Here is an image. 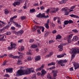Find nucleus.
Returning <instances> with one entry per match:
<instances>
[{
	"label": "nucleus",
	"instance_id": "1",
	"mask_svg": "<svg viewBox=\"0 0 79 79\" xmlns=\"http://www.w3.org/2000/svg\"><path fill=\"white\" fill-rule=\"evenodd\" d=\"M31 73V71L29 69H27L26 70L20 69L18 70L16 74L17 76H20L22 75H27Z\"/></svg>",
	"mask_w": 79,
	"mask_h": 79
},
{
	"label": "nucleus",
	"instance_id": "2",
	"mask_svg": "<svg viewBox=\"0 0 79 79\" xmlns=\"http://www.w3.org/2000/svg\"><path fill=\"white\" fill-rule=\"evenodd\" d=\"M70 53H73L72 56V58H74V54H76V53H79V49H77V48H75L73 49V51L72 52L70 51Z\"/></svg>",
	"mask_w": 79,
	"mask_h": 79
},
{
	"label": "nucleus",
	"instance_id": "3",
	"mask_svg": "<svg viewBox=\"0 0 79 79\" xmlns=\"http://www.w3.org/2000/svg\"><path fill=\"white\" fill-rule=\"evenodd\" d=\"M23 32H24V31L23 30H20L18 32H16V31H13V34H15L17 35H21Z\"/></svg>",
	"mask_w": 79,
	"mask_h": 79
},
{
	"label": "nucleus",
	"instance_id": "4",
	"mask_svg": "<svg viewBox=\"0 0 79 79\" xmlns=\"http://www.w3.org/2000/svg\"><path fill=\"white\" fill-rule=\"evenodd\" d=\"M67 62H68V60H66V59L60 60V66H65V64H64L63 63H66Z\"/></svg>",
	"mask_w": 79,
	"mask_h": 79
},
{
	"label": "nucleus",
	"instance_id": "5",
	"mask_svg": "<svg viewBox=\"0 0 79 79\" xmlns=\"http://www.w3.org/2000/svg\"><path fill=\"white\" fill-rule=\"evenodd\" d=\"M52 73L53 74V77L54 79H56L55 77L57 76V73H58V70H53L52 71Z\"/></svg>",
	"mask_w": 79,
	"mask_h": 79
},
{
	"label": "nucleus",
	"instance_id": "6",
	"mask_svg": "<svg viewBox=\"0 0 79 79\" xmlns=\"http://www.w3.org/2000/svg\"><path fill=\"white\" fill-rule=\"evenodd\" d=\"M13 69L12 68H8L5 69L6 73H11L13 72Z\"/></svg>",
	"mask_w": 79,
	"mask_h": 79
},
{
	"label": "nucleus",
	"instance_id": "7",
	"mask_svg": "<svg viewBox=\"0 0 79 79\" xmlns=\"http://www.w3.org/2000/svg\"><path fill=\"white\" fill-rule=\"evenodd\" d=\"M66 43H62L60 44V51H62L63 48V46L66 45Z\"/></svg>",
	"mask_w": 79,
	"mask_h": 79
},
{
	"label": "nucleus",
	"instance_id": "8",
	"mask_svg": "<svg viewBox=\"0 0 79 79\" xmlns=\"http://www.w3.org/2000/svg\"><path fill=\"white\" fill-rule=\"evenodd\" d=\"M73 35V34H71L68 35V43H71V39Z\"/></svg>",
	"mask_w": 79,
	"mask_h": 79
},
{
	"label": "nucleus",
	"instance_id": "9",
	"mask_svg": "<svg viewBox=\"0 0 79 79\" xmlns=\"http://www.w3.org/2000/svg\"><path fill=\"white\" fill-rule=\"evenodd\" d=\"M52 10L51 13H56V11H58V10H59V9L58 8H53L52 9Z\"/></svg>",
	"mask_w": 79,
	"mask_h": 79
},
{
	"label": "nucleus",
	"instance_id": "10",
	"mask_svg": "<svg viewBox=\"0 0 79 79\" xmlns=\"http://www.w3.org/2000/svg\"><path fill=\"white\" fill-rule=\"evenodd\" d=\"M41 76H42V77H43V76H44V75L45 74H47V72L44 69H43L41 71Z\"/></svg>",
	"mask_w": 79,
	"mask_h": 79
},
{
	"label": "nucleus",
	"instance_id": "11",
	"mask_svg": "<svg viewBox=\"0 0 79 79\" xmlns=\"http://www.w3.org/2000/svg\"><path fill=\"white\" fill-rule=\"evenodd\" d=\"M44 64H43L42 65L41 67L39 68L36 69V71H41L43 68H44Z\"/></svg>",
	"mask_w": 79,
	"mask_h": 79
},
{
	"label": "nucleus",
	"instance_id": "12",
	"mask_svg": "<svg viewBox=\"0 0 79 79\" xmlns=\"http://www.w3.org/2000/svg\"><path fill=\"white\" fill-rule=\"evenodd\" d=\"M36 17L37 18H42L44 17V13L41 14V13H40L39 14L36 15Z\"/></svg>",
	"mask_w": 79,
	"mask_h": 79
},
{
	"label": "nucleus",
	"instance_id": "13",
	"mask_svg": "<svg viewBox=\"0 0 79 79\" xmlns=\"http://www.w3.org/2000/svg\"><path fill=\"white\" fill-rule=\"evenodd\" d=\"M16 46V44L12 42L10 43V47L12 48H15Z\"/></svg>",
	"mask_w": 79,
	"mask_h": 79
},
{
	"label": "nucleus",
	"instance_id": "14",
	"mask_svg": "<svg viewBox=\"0 0 79 79\" xmlns=\"http://www.w3.org/2000/svg\"><path fill=\"white\" fill-rule=\"evenodd\" d=\"M35 59L36 61H39V60H40L41 57L40 56H35Z\"/></svg>",
	"mask_w": 79,
	"mask_h": 79
},
{
	"label": "nucleus",
	"instance_id": "15",
	"mask_svg": "<svg viewBox=\"0 0 79 79\" xmlns=\"http://www.w3.org/2000/svg\"><path fill=\"white\" fill-rule=\"evenodd\" d=\"M69 16H71V18H78V19H79V17L77 15H76L72 14L70 15Z\"/></svg>",
	"mask_w": 79,
	"mask_h": 79
},
{
	"label": "nucleus",
	"instance_id": "16",
	"mask_svg": "<svg viewBox=\"0 0 79 79\" xmlns=\"http://www.w3.org/2000/svg\"><path fill=\"white\" fill-rule=\"evenodd\" d=\"M9 57L10 58H18V56H14L12 54H10L8 55Z\"/></svg>",
	"mask_w": 79,
	"mask_h": 79
},
{
	"label": "nucleus",
	"instance_id": "17",
	"mask_svg": "<svg viewBox=\"0 0 79 79\" xmlns=\"http://www.w3.org/2000/svg\"><path fill=\"white\" fill-rule=\"evenodd\" d=\"M37 29H42V32H44V29H45V28L44 27H41V26H37Z\"/></svg>",
	"mask_w": 79,
	"mask_h": 79
},
{
	"label": "nucleus",
	"instance_id": "18",
	"mask_svg": "<svg viewBox=\"0 0 79 79\" xmlns=\"http://www.w3.org/2000/svg\"><path fill=\"white\" fill-rule=\"evenodd\" d=\"M58 18V21H57V23L59 24L60 23V20L59 19V18L58 17H54L53 19V21H56V19H57Z\"/></svg>",
	"mask_w": 79,
	"mask_h": 79
},
{
	"label": "nucleus",
	"instance_id": "19",
	"mask_svg": "<svg viewBox=\"0 0 79 79\" xmlns=\"http://www.w3.org/2000/svg\"><path fill=\"white\" fill-rule=\"evenodd\" d=\"M53 52H51L50 53V54L48 55H47L46 56V58H48V57H50V56H51V55H53Z\"/></svg>",
	"mask_w": 79,
	"mask_h": 79
},
{
	"label": "nucleus",
	"instance_id": "20",
	"mask_svg": "<svg viewBox=\"0 0 79 79\" xmlns=\"http://www.w3.org/2000/svg\"><path fill=\"white\" fill-rule=\"evenodd\" d=\"M68 10V8L67 7H65L62 8L61 10L62 11H64V12H66Z\"/></svg>",
	"mask_w": 79,
	"mask_h": 79
},
{
	"label": "nucleus",
	"instance_id": "21",
	"mask_svg": "<svg viewBox=\"0 0 79 79\" xmlns=\"http://www.w3.org/2000/svg\"><path fill=\"white\" fill-rule=\"evenodd\" d=\"M73 39L75 41H77V40H79V38L77 37L76 35H75L73 37Z\"/></svg>",
	"mask_w": 79,
	"mask_h": 79
},
{
	"label": "nucleus",
	"instance_id": "22",
	"mask_svg": "<svg viewBox=\"0 0 79 79\" xmlns=\"http://www.w3.org/2000/svg\"><path fill=\"white\" fill-rule=\"evenodd\" d=\"M4 13L5 15H8V13H9V12L8 11V10L7 9H5L4 10Z\"/></svg>",
	"mask_w": 79,
	"mask_h": 79
},
{
	"label": "nucleus",
	"instance_id": "23",
	"mask_svg": "<svg viewBox=\"0 0 79 79\" xmlns=\"http://www.w3.org/2000/svg\"><path fill=\"white\" fill-rule=\"evenodd\" d=\"M50 32H48V31H47L45 34L44 35V37H47L48 36V34L49 33H50Z\"/></svg>",
	"mask_w": 79,
	"mask_h": 79
},
{
	"label": "nucleus",
	"instance_id": "24",
	"mask_svg": "<svg viewBox=\"0 0 79 79\" xmlns=\"http://www.w3.org/2000/svg\"><path fill=\"white\" fill-rule=\"evenodd\" d=\"M14 24H15L16 26V27H17L19 28V27H21V25H20L18 24V23L15 22V23Z\"/></svg>",
	"mask_w": 79,
	"mask_h": 79
},
{
	"label": "nucleus",
	"instance_id": "25",
	"mask_svg": "<svg viewBox=\"0 0 79 79\" xmlns=\"http://www.w3.org/2000/svg\"><path fill=\"white\" fill-rule=\"evenodd\" d=\"M30 11L31 13H34L35 11V9H30Z\"/></svg>",
	"mask_w": 79,
	"mask_h": 79
},
{
	"label": "nucleus",
	"instance_id": "26",
	"mask_svg": "<svg viewBox=\"0 0 79 79\" xmlns=\"http://www.w3.org/2000/svg\"><path fill=\"white\" fill-rule=\"evenodd\" d=\"M24 49V47L22 46H21V49H19V51L20 52H22Z\"/></svg>",
	"mask_w": 79,
	"mask_h": 79
},
{
	"label": "nucleus",
	"instance_id": "27",
	"mask_svg": "<svg viewBox=\"0 0 79 79\" xmlns=\"http://www.w3.org/2000/svg\"><path fill=\"white\" fill-rule=\"evenodd\" d=\"M37 47V46L36 44H33L31 45V47L33 48H36V47Z\"/></svg>",
	"mask_w": 79,
	"mask_h": 79
},
{
	"label": "nucleus",
	"instance_id": "28",
	"mask_svg": "<svg viewBox=\"0 0 79 79\" xmlns=\"http://www.w3.org/2000/svg\"><path fill=\"white\" fill-rule=\"evenodd\" d=\"M10 21H11V23H13L14 24H15L16 22L13 21V18H10Z\"/></svg>",
	"mask_w": 79,
	"mask_h": 79
},
{
	"label": "nucleus",
	"instance_id": "29",
	"mask_svg": "<svg viewBox=\"0 0 79 79\" xmlns=\"http://www.w3.org/2000/svg\"><path fill=\"white\" fill-rule=\"evenodd\" d=\"M14 3H15L16 5H19V4H20V2L19 1L16 2H14Z\"/></svg>",
	"mask_w": 79,
	"mask_h": 79
},
{
	"label": "nucleus",
	"instance_id": "30",
	"mask_svg": "<svg viewBox=\"0 0 79 79\" xmlns=\"http://www.w3.org/2000/svg\"><path fill=\"white\" fill-rule=\"evenodd\" d=\"M47 78L49 79H52V77H51V76H50V74H48L47 75Z\"/></svg>",
	"mask_w": 79,
	"mask_h": 79
},
{
	"label": "nucleus",
	"instance_id": "31",
	"mask_svg": "<svg viewBox=\"0 0 79 79\" xmlns=\"http://www.w3.org/2000/svg\"><path fill=\"white\" fill-rule=\"evenodd\" d=\"M64 55H66V53H64L62 54H61L60 55V58H62V57H64Z\"/></svg>",
	"mask_w": 79,
	"mask_h": 79
},
{
	"label": "nucleus",
	"instance_id": "32",
	"mask_svg": "<svg viewBox=\"0 0 79 79\" xmlns=\"http://www.w3.org/2000/svg\"><path fill=\"white\" fill-rule=\"evenodd\" d=\"M22 62L19 60H18L17 62V64H22Z\"/></svg>",
	"mask_w": 79,
	"mask_h": 79
},
{
	"label": "nucleus",
	"instance_id": "33",
	"mask_svg": "<svg viewBox=\"0 0 79 79\" xmlns=\"http://www.w3.org/2000/svg\"><path fill=\"white\" fill-rule=\"evenodd\" d=\"M37 29V26H34L33 28V31H35Z\"/></svg>",
	"mask_w": 79,
	"mask_h": 79
},
{
	"label": "nucleus",
	"instance_id": "34",
	"mask_svg": "<svg viewBox=\"0 0 79 79\" xmlns=\"http://www.w3.org/2000/svg\"><path fill=\"white\" fill-rule=\"evenodd\" d=\"M45 26L46 29H49V26L48 25V24H45Z\"/></svg>",
	"mask_w": 79,
	"mask_h": 79
},
{
	"label": "nucleus",
	"instance_id": "35",
	"mask_svg": "<svg viewBox=\"0 0 79 79\" xmlns=\"http://www.w3.org/2000/svg\"><path fill=\"white\" fill-rule=\"evenodd\" d=\"M0 23H2V27H3V26H5V25L6 24V23H4L3 22H2L0 21Z\"/></svg>",
	"mask_w": 79,
	"mask_h": 79
},
{
	"label": "nucleus",
	"instance_id": "36",
	"mask_svg": "<svg viewBox=\"0 0 79 79\" xmlns=\"http://www.w3.org/2000/svg\"><path fill=\"white\" fill-rule=\"evenodd\" d=\"M64 25H67L69 24L68 23V20H65L64 21Z\"/></svg>",
	"mask_w": 79,
	"mask_h": 79
},
{
	"label": "nucleus",
	"instance_id": "37",
	"mask_svg": "<svg viewBox=\"0 0 79 79\" xmlns=\"http://www.w3.org/2000/svg\"><path fill=\"white\" fill-rule=\"evenodd\" d=\"M43 16L44 17H43V18H48L49 17L48 15H47L46 16H45L44 13H43Z\"/></svg>",
	"mask_w": 79,
	"mask_h": 79
},
{
	"label": "nucleus",
	"instance_id": "38",
	"mask_svg": "<svg viewBox=\"0 0 79 79\" xmlns=\"http://www.w3.org/2000/svg\"><path fill=\"white\" fill-rule=\"evenodd\" d=\"M35 40L33 39H31L29 40V42L30 43H32V42H34Z\"/></svg>",
	"mask_w": 79,
	"mask_h": 79
},
{
	"label": "nucleus",
	"instance_id": "39",
	"mask_svg": "<svg viewBox=\"0 0 79 79\" xmlns=\"http://www.w3.org/2000/svg\"><path fill=\"white\" fill-rule=\"evenodd\" d=\"M26 19V17L24 16H22L21 17V20H24Z\"/></svg>",
	"mask_w": 79,
	"mask_h": 79
},
{
	"label": "nucleus",
	"instance_id": "40",
	"mask_svg": "<svg viewBox=\"0 0 79 79\" xmlns=\"http://www.w3.org/2000/svg\"><path fill=\"white\" fill-rule=\"evenodd\" d=\"M72 31H73V32H75V33H78V31L76 29L73 30Z\"/></svg>",
	"mask_w": 79,
	"mask_h": 79
},
{
	"label": "nucleus",
	"instance_id": "41",
	"mask_svg": "<svg viewBox=\"0 0 79 79\" xmlns=\"http://www.w3.org/2000/svg\"><path fill=\"white\" fill-rule=\"evenodd\" d=\"M64 13H65V14H64L65 15H69V12L66 11V12H64Z\"/></svg>",
	"mask_w": 79,
	"mask_h": 79
},
{
	"label": "nucleus",
	"instance_id": "42",
	"mask_svg": "<svg viewBox=\"0 0 79 79\" xmlns=\"http://www.w3.org/2000/svg\"><path fill=\"white\" fill-rule=\"evenodd\" d=\"M68 23L69 24H71V23H73V21L70 20H69L68 21Z\"/></svg>",
	"mask_w": 79,
	"mask_h": 79
},
{
	"label": "nucleus",
	"instance_id": "43",
	"mask_svg": "<svg viewBox=\"0 0 79 79\" xmlns=\"http://www.w3.org/2000/svg\"><path fill=\"white\" fill-rule=\"evenodd\" d=\"M5 34H6L7 35H10L11 34V32L10 31H8Z\"/></svg>",
	"mask_w": 79,
	"mask_h": 79
},
{
	"label": "nucleus",
	"instance_id": "44",
	"mask_svg": "<svg viewBox=\"0 0 79 79\" xmlns=\"http://www.w3.org/2000/svg\"><path fill=\"white\" fill-rule=\"evenodd\" d=\"M74 66V67L75 68H77V67L78 66V64H73Z\"/></svg>",
	"mask_w": 79,
	"mask_h": 79
},
{
	"label": "nucleus",
	"instance_id": "45",
	"mask_svg": "<svg viewBox=\"0 0 79 79\" xmlns=\"http://www.w3.org/2000/svg\"><path fill=\"white\" fill-rule=\"evenodd\" d=\"M56 40L57 39H60V35H57L56 36Z\"/></svg>",
	"mask_w": 79,
	"mask_h": 79
},
{
	"label": "nucleus",
	"instance_id": "46",
	"mask_svg": "<svg viewBox=\"0 0 79 79\" xmlns=\"http://www.w3.org/2000/svg\"><path fill=\"white\" fill-rule=\"evenodd\" d=\"M27 2H25V3L24 4L25 6H23L24 9H26L27 8V6H26V3Z\"/></svg>",
	"mask_w": 79,
	"mask_h": 79
},
{
	"label": "nucleus",
	"instance_id": "47",
	"mask_svg": "<svg viewBox=\"0 0 79 79\" xmlns=\"http://www.w3.org/2000/svg\"><path fill=\"white\" fill-rule=\"evenodd\" d=\"M27 60L28 61H31V56H28V58H27Z\"/></svg>",
	"mask_w": 79,
	"mask_h": 79
},
{
	"label": "nucleus",
	"instance_id": "48",
	"mask_svg": "<svg viewBox=\"0 0 79 79\" xmlns=\"http://www.w3.org/2000/svg\"><path fill=\"white\" fill-rule=\"evenodd\" d=\"M33 6H39V4H38V2L37 3H35L33 4Z\"/></svg>",
	"mask_w": 79,
	"mask_h": 79
},
{
	"label": "nucleus",
	"instance_id": "49",
	"mask_svg": "<svg viewBox=\"0 0 79 79\" xmlns=\"http://www.w3.org/2000/svg\"><path fill=\"white\" fill-rule=\"evenodd\" d=\"M37 31L38 34H41V32H40V29H38V30H37Z\"/></svg>",
	"mask_w": 79,
	"mask_h": 79
},
{
	"label": "nucleus",
	"instance_id": "50",
	"mask_svg": "<svg viewBox=\"0 0 79 79\" xmlns=\"http://www.w3.org/2000/svg\"><path fill=\"white\" fill-rule=\"evenodd\" d=\"M12 49H13V48L11 47H8L7 48V49L9 50H12Z\"/></svg>",
	"mask_w": 79,
	"mask_h": 79
},
{
	"label": "nucleus",
	"instance_id": "51",
	"mask_svg": "<svg viewBox=\"0 0 79 79\" xmlns=\"http://www.w3.org/2000/svg\"><path fill=\"white\" fill-rule=\"evenodd\" d=\"M32 79H36V76L34 75L32 77Z\"/></svg>",
	"mask_w": 79,
	"mask_h": 79
},
{
	"label": "nucleus",
	"instance_id": "52",
	"mask_svg": "<svg viewBox=\"0 0 79 79\" xmlns=\"http://www.w3.org/2000/svg\"><path fill=\"white\" fill-rule=\"evenodd\" d=\"M10 24H9H9H8L7 25V26L6 27V29H8V28L9 27H10Z\"/></svg>",
	"mask_w": 79,
	"mask_h": 79
},
{
	"label": "nucleus",
	"instance_id": "53",
	"mask_svg": "<svg viewBox=\"0 0 79 79\" xmlns=\"http://www.w3.org/2000/svg\"><path fill=\"white\" fill-rule=\"evenodd\" d=\"M4 38V35H3L2 37L1 38V40H2L3 41H5V40L4 39H3Z\"/></svg>",
	"mask_w": 79,
	"mask_h": 79
},
{
	"label": "nucleus",
	"instance_id": "54",
	"mask_svg": "<svg viewBox=\"0 0 79 79\" xmlns=\"http://www.w3.org/2000/svg\"><path fill=\"white\" fill-rule=\"evenodd\" d=\"M11 30H15V27H11Z\"/></svg>",
	"mask_w": 79,
	"mask_h": 79
},
{
	"label": "nucleus",
	"instance_id": "55",
	"mask_svg": "<svg viewBox=\"0 0 79 79\" xmlns=\"http://www.w3.org/2000/svg\"><path fill=\"white\" fill-rule=\"evenodd\" d=\"M51 24H52V27H55V24L54 23H51Z\"/></svg>",
	"mask_w": 79,
	"mask_h": 79
},
{
	"label": "nucleus",
	"instance_id": "56",
	"mask_svg": "<svg viewBox=\"0 0 79 79\" xmlns=\"http://www.w3.org/2000/svg\"><path fill=\"white\" fill-rule=\"evenodd\" d=\"M52 34H55L56 33V31L55 30H54L52 31Z\"/></svg>",
	"mask_w": 79,
	"mask_h": 79
},
{
	"label": "nucleus",
	"instance_id": "57",
	"mask_svg": "<svg viewBox=\"0 0 79 79\" xmlns=\"http://www.w3.org/2000/svg\"><path fill=\"white\" fill-rule=\"evenodd\" d=\"M40 9L41 10H44V6H42L40 7Z\"/></svg>",
	"mask_w": 79,
	"mask_h": 79
},
{
	"label": "nucleus",
	"instance_id": "58",
	"mask_svg": "<svg viewBox=\"0 0 79 79\" xmlns=\"http://www.w3.org/2000/svg\"><path fill=\"white\" fill-rule=\"evenodd\" d=\"M49 11L50 10H49V9H48L47 10V11H45V12L46 13H48Z\"/></svg>",
	"mask_w": 79,
	"mask_h": 79
},
{
	"label": "nucleus",
	"instance_id": "59",
	"mask_svg": "<svg viewBox=\"0 0 79 79\" xmlns=\"http://www.w3.org/2000/svg\"><path fill=\"white\" fill-rule=\"evenodd\" d=\"M75 7H76V6H73L72 7H71L70 8V9H74V8H75Z\"/></svg>",
	"mask_w": 79,
	"mask_h": 79
},
{
	"label": "nucleus",
	"instance_id": "60",
	"mask_svg": "<svg viewBox=\"0 0 79 79\" xmlns=\"http://www.w3.org/2000/svg\"><path fill=\"white\" fill-rule=\"evenodd\" d=\"M49 21H50V20L48 19L47 20V23H46L47 24H49Z\"/></svg>",
	"mask_w": 79,
	"mask_h": 79
},
{
	"label": "nucleus",
	"instance_id": "61",
	"mask_svg": "<svg viewBox=\"0 0 79 79\" xmlns=\"http://www.w3.org/2000/svg\"><path fill=\"white\" fill-rule=\"evenodd\" d=\"M6 63V61H5L3 63V64H2V66H4V65H5Z\"/></svg>",
	"mask_w": 79,
	"mask_h": 79
},
{
	"label": "nucleus",
	"instance_id": "62",
	"mask_svg": "<svg viewBox=\"0 0 79 79\" xmlns=\"http://www.w3.org/2000/svg\"><path fill=\"white\" fill-rule=\"evenodd\" d=\"M69 70L70 71H73V67H71V68H70L69 69Z\"/></svg>",
	"mask_w": 79,
	"mask_h": 79
},
{
	"label": "nucleus",
	"instance_id": "63",
	"mask_svg": "<svg viewBox=\"0 0 79 79\" xmlns=\"http://www.w3.org/2000/svg\"><path fill=\"white\" fill-rule=\"evenodd\" d=\"M19 59L20 58H23V56H22V55H20L18 57Z\"/></svg>",
	"mask_w": 79,
	"mask_h": 79
},
{
	"label": "nucleus",
	"instance_id": "64",
	"mask_svg": "<svg viewBox=\"0 0 79 79\" xmlns=\"http://www.w3.org/2000/svg\"><path fill=\"white\" fill-rule=\"evenodd\" d=\"M27 55H31V53L30 52H27Z\"/></svg>",
	"mask_w": 79,
	"mask_h": 79
}]
</instances>
